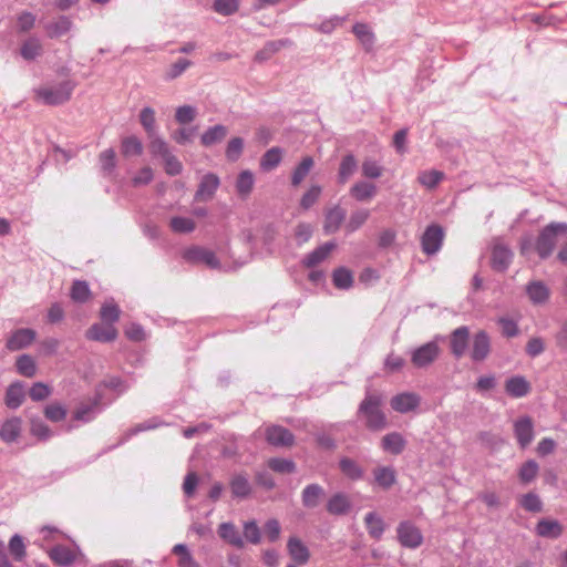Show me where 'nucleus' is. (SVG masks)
Instances as JSON below:
<instances>
[{
	"label": "nucleus",
	"mask_w": 567,
	"mask_h": 567,
	"mask_svg": "<svg viewBox=\"0 0 567 567\" xmlns=\"http://www.w3.org/2000/svg\"><path fill=\"white\" fill-rule=\"evenodd\" d=\"M358 415L371 431H381L386 426V416L381 410V396L368 393L360 403Z\"/></svg>",
	"instance_id": "f257e3e1"
},
{
	"label": "nucleus",
	"mask_w": 567,
	"mask_h": 567,
	"mask_svg": "<svg viewBox=\"0 0 567 567\" xmlns=\"http://www.w3.org/2000/svg\"><path fill=\"white\" fill-rule=\"evenodd\" d=\"M559 237H567V223H550L540 231L535 245L540 258L551 255Z\"/></svg>",
	"instance_id": "f03ea898"
},
{
	"label": "nucleus",
	"mask_w": 567,
	"mask_h": 567,
	"mask_svg": "<svg viewBox=\"0 0 567 567\" xmlns=\"http://www.w3.org/2000/svg\"><path fill=\"white\" fill-rule=\"evenodd\" d=\"M442 336H435L431 341L423 343L410 350L411 363L416 369H426L431 367L441 355L442 349L440 341Z\"/></svg>",
	"instance_id": "7ed1b4c3"
},
{
	"label": "nucleus",
	"mask_w": 567,
	"mask_h": 567,
	"mask_svg": "<svg viewBox=\"0 0 567 567\" xmlns=\"http://www.w3.org/2000/svg\"><path fill=\"white\" fill-rule=\"evenodd\" d=\"M75 87V83L70 80L62 81L54 85H47L37 89V96L48 105H59L68 102Z\"/></svg>",
	"instance_id": "20e7f679"
},
{
	"label": "nucleus",
	"mask_w": 567,
	"mask_h": 567,
	"mask_svg": "<svg viewBox=\"0 0 567 567\" xmlns=\"http://www.w3.org/2000/svg\"><path fill=\"white\" fill-rule=\"evenodd\" d=\"M398 539L403 547L417 548L423 543L421 530L411 522H402L396 528Z\"/></svg>",
	"instance_id": "39448f33"
},
{
	"label": "nucleus",
	"mask_w": 567,
	"mask_h": 567,
	"mask_svg": "<svg viewBox=\"0 0 567 567\" xmlns=\"http://www.w3.org/2000/svg\"><path fill=\"white\" fill-rule=\"evenodd\" d=\"M444 238V231L443 228L439 225H431L429 226L422 238H421V245L422 249L426 255H434L436 254L442 246Z\"/></svg>",
	"instance_id": "423d86ee"
},
{
	"label": "nucleus",
	"mask_w": 567,
	"mask_h": 567,
	"mask_svg": "<svg viewBox=\"0 0 567 567\" xmlns=\"http://www.w3.org/2000/svg\"><path fill=\"white\" fill-rule=\"evenodd\" d=\"M266 441L276 447L291 446L295 442L293 434L280 425L268 426L265 431Z\"/></svg>",
	"instance_id": "0eeeda50"
},
{
	"label": "nucleus",
	"mask_w": 567,
	"mask_h": 567,
	"mask_svg": "<svg viewBox=\"0 0 567 567\" xmlns=\"http://www.w3.org/2000/svg\"><path fill=\"white\" fill-rule=\"evenodd\" d=\"M220 185L219 177L216 174L207 173L202 177L198 188L195 193V200H210Z\"/></svg>",
	"instance_id": "6e6552de"
},
{
	"label": "nucleus",
	"mask_w": 567,
	"mask_h": 567,
	"mask_svg": "<svg viewBox=\"0 0 567 567\" xmlns=\"http://www.w3.org/2000/svg\"><path fill=\"white\" fill-rule=\"evenodd\" d=\"M513 260V251L503 243L496 241L492 249V268L504 272Z\"/></svg>",
	"instance_id": "1a4fd4ad"
},
{
	"label": "nucleus",
	"mask_w": 567,
	"mask_h": 567,
	"mask_svg": "<svg viewBox=\"0 0 567 567\" xmlns=\"http://www.w3.org/2000/svg\"><path fill=\"white\" fill-rule=\"evenodd\" d=\"M491 353L489 336L481 330L474 334L471 349V359L475 362L484 361Z\"/></svg>",
	"instance_id": "9d476101"
},
{
	"label": "nucleus",
	"mask_w": 567,
	"mask_h": 567,
	"mask_svg": "<svg viewBox=\"0 0 567 567\" xmlns=\"http://www.w3.org/2000/svg\"><path fill=\"white\" fill-rule=\"evenodd\" d=\"M470 329L466 326H462L452 331L450 336V348L452 354L460 359L465 354L468 347Z\"/></svg>",
	"instance_id": "9b49d317"
},
{
	"label": "nucleus",
	"mask_w": 567,
	"mask_h": 567,
	"mask_svg": "<svg viewBox=\"0 0 567 567\" xmlns=\"http://www.w3.org/2000/svg\"><path fill=\"white\" fill-rule=\"evenodd\" d=\"M421 402V396L414 392H402L394 395L391 401V408L399 413H408L415 410Z\"/></svg>",
	"instance_id": "f8f14e48"
},
{
	"label": "nucleus",
	"mask_w": 567,
	"mask_h": 567,
	"mask_svg": "<svg viewBox=\"0 0 567 567\" xmlns=\"http://www.w3.org/2000/svg\"><path fill=\"white\" fill-rule=\"evenodd\" d=\"M514 433L522 449L527 447L534 439V424L529 416H523L515 421Z\"/></svg>",
	"instance_id": "ddd939ff"
},
{
	"label": "nucleus",
	"mask_w": 567,
	"mask_h": 567,
	"mask_svg": "<svg viewBox=\"0 0 567 567\" xmlns=\"http://www.w3.org/2000/svg\"><path fill=\"white\" fill-rule=\"evenodd\" d=\"M35 339V331L29 328L16 330L7 341L10 351H18L30 346Z\"/></svg>",
	"instance_id": "4468645a"
},
{
	"label": "nucleus",
	"mask_w": 567,
	"mask_h": 567,
	"mask_svg": "<svg viewBox=\"0 0 567 567\" xmlns=\"http://www.w3.org/2000/svg\"><path fill=\"white\" fill-rule=\"evenodd\" d=\"M231 495L235 498L245 499L252 491L249 477L246 473L234 474L229 482Z\"/></svg>",
	"instance_id": "2eb2a0df"
},
{
	"label": "nucleus",
	"mask_w": 567,
	"mask_h": 567,
	"mask_svg": "<svg viewBox=\"0 0 567 567\" xmlns=\"http://www.w3.org/2000/svg\"><path fill=\"white\" fill-rule=\"evenodd\" d=\"M184 257L188 261L202 262L210 268H216L218 266L216 255L212 250L205 248L192 247L185 251Z\"/></svg>",
	"instance_id": "dca6fc26"
},
{
	"label": "nucleus",
	"mask_w": 567,
	"mask_h": 567,
	"mask_svg": "<svg viewBox=\"0 0 567 567\" xmlns=\"http://www.w3.org/2000/svg\"><path fill=\"white\" fill-rule=\"evenodd\" d=\"M327 511L334 516L347 515L351 509V501L346 493L333 494L327 502Z\"/></svg>",
	"instance_id": "f3484780"
},
{
	"label": "nucleus",
	"mask_w": 567,
	"mask_h": 567,
	"mask_svg": "<svg viewBox=\"0 0 567 567\" xmlns=\"http://www.w3.org/2000/svg\"><path fill=\"white\" fill-rule=\"evenodd\" d=\"M86 338L99 342H111L117 338V330L114 326L94 323L86 331Z\"/></svg>",
	"instance_id": "a211bd4d"
},
{
	"label": "nucleus",
	"mask_w": 567,
	"mask_h": 567,
	"mask_svg": "<svg viewBox=\"0 0 567 567\" xmlns=\"http://www.w3.org/2000/svg\"><path fill=\"white\" fill-rule=\"evenodd\" d=\"M346 218V210L339 205L329 208L326 212L323 230L326 234H334L339 230Z\"/></svg>",
	"instance_id": "6ab92c4d"
},
{
	"label": "nucleus",
	"mask_w": 567,
	"mask_h": 567,
	"mask_svg": "<svg viewBox=\"0 0 567 567\" xmlns=\"http://www.w3.org/2000/svg\"><path fill=\"white\" fill-rule=\"evenodd\" d=\"M100 412V399L94 398L91 402L81 403L73 413V420L87 423Z\"/></svg>",
	"instance_id": "aec40b11"
},
{
	"label": "nucleus",
	"mask_w": 567,
	"mask_h": 567,
	"mask_svg": "<svg viewBox=\"0 0 567 567\" xmlns=\"http://www.w3.org/2000/svg\"><path fill=\"white\" fill-rule=\"evenodd\" d=\"M336 248V244L333 241H328L315 250H312L310 254H308L303 260L302 264L307 268H312L320 262H322L329 254Z\"/></svg>",
	"instance_id": "412c9836"
},
{
	"label": "nucleus",
	"mask_w": 567,
	"mask_h": 567,
	"mask_svg": "<svg viewBox=\"0 0 567 567\" xmlns=\"http://www.w3.org/2000/svg\"><path fill=\"white\" fill-rule=\"evenodd\" d=\"M406 446V441L401 433L391 432L382 437L381 447L383 451L399 455Z\"/></svg>",
	"instance_id": "4be33fe9"
},
{
	"label": "nucleus",
	"mask_w": 567,
	"mask_h": 567,
	"mask_svg": "<svg viewBox=\"0 0 567 567\" xmlns=\"http://www.w3.org/2000/svg\"><path fill=\"white\" fill-rule=\"evenodd\" d=\"M287 549L290 557L300 565L308 563L310 553L307 546L297 537H290L287 543Z\"/></svg>",
	"instance_id": "5701e85b"
},
{
	"label": "nucleus",
	"mask_w": 567,
	"mask_h": 567,
	"mask_svg": "<svg viewBox=\"0 0 567 567\" xmlns=\"http://www.w3.org/2000/svg\"><path fill=\"white\" fill-rule=\"evenodd\" d=\"M324 496V489L319 484L307 485L301 493L302 505L306 508H315L319 505L321 498Z\"/></svg>",
	"instance_id": "b1692460"
},
{
	"label": "nucleus",
	"mask_w": 567,
	"mask_h": 567,
	"mask_svg": "<svg viewBox=\"0 0 567 567\" xmlns=\"http://www.w3.org/2000/svg\"><path fill=\"white\" fill-rule=\"evenodd\" d=\"M218 535L223 540L237 548H243L245 545L241 535L233 523H221L218 526Z\"/></svg>",
	"instance_id": "393cba45"
},
{
	"label": "nucleus",
	"mask_w": 567,
	"mask_h": 567,
	"mask_svg": "<svg viewBox=\"0 0 567 567\" xmlns=\"http://www.w3.org/2000/svg\"><path fill=\"white\" fill-rule=\"evenodd\" d=\"M536 534L545 538H558L563 534V526L556 519L543 518L536 525Z\"/></svg>",
	"instance_id": "a878e982"
},
{
	"label": "nucleus",
	"mask_w": 567,
	"mask_h": 567,
	"mask_svg": "<svg viewBox=\"0 0 567 567\" xmlns=\"http://www.w3.org/2000/svg\"><path fill=\"white\" fill-rule=\"evenodd\" d=\"M22 421L20 417L7 420L0 429V437L6 443L14 442L21 433Z\"/></svg>",
	"instance_id": "bb28decb"
},
{
	"label": "nucleus",
	"mask_w": 567,
	"mask_h": 567,
	"mask_svg": "<svg viewBox=\"0 0 567 567\" xmlns=\"http://www.w3.org/2000/svg\"><path fill=\"white\" fill-rule=\"evenodd\" d=\"M505 390L513 398H523L529 392L530 385L525 378L516 375L506 381Z\"/></svg>",
	"instance_id": "cd10ccee"
},
{
	"label": "nucleus",
	"mask_w": 567,
	"mask_h": 567,
	"mask_svg": "<svg viewBox=\"0 0 567 567\" xmlns=\"http://www.w3.org/2000/svg\"><path fill=\"white\" fill-rule=\"evenodd\" d=\"M49 556L56 565L68 566L75 560L76 551L66 546L58 545L50 550Z\"/></svg>",
	"instance_id": "c85d7f7f"
},
{
	"label": "nucleus",
	"mask_w": 567,
	"mask_h": 567,
	"mask_svg": "<svg viewBox=\"0 0 567 567\" xmlns=\"http://www.w3.org/2000/svg\"><path fill=\"white\" fill-rule=\"evenodd\" d=\"M377 194V186L368 182H357L350 188V195L358 202H367L373 198Z\"/></svg>",
	"instance_id": "c756f323"
},
{
	"label": "nucleus",
	"mask_w": 567,
	"mask_h": 567,
	"mask_svg": "<svg viewBox=\"0 0 567 567\" xmlns=\"http://www.w3.org/2000/svg\"><path fill=\"white\" fill-rule=\"evenodd\" d=\"M339 468L346 477L352 481L361 480L364 474V471L360 466V464L357 461L347 456L340 458Z\"/></svg>",
	"instance_id": "7c9ffc66"
},
{
	"label": "nucleus",
	"mask_w": 567,
	"mask_h": 567,
	"mask_svg": "<svg viewBox=\"0 0 567 567\" xmlns=\"http://www.w3.org/2000/svg\"><path fill=\"white\" fill-rule=\"evenodd\" d=\"M24 395V388L21 382L10 384L6 392V405L9 409H18L22 404Z\"/></svg>",
	"instance_id": "2f4dec72"
},
{
	"label": "nucleus",
	"mask_w": 567,
	"mask_h": 567,
	"mask_svg": "<svg viewBox=\"0 0 567 567\" xmlns=\"http://www.w3.org/2000/svg\"><path fill=\"white\" fill-rule=\"evenodd\" d=\"M526 293L534 303H544L549 298V289L543 281L529 282L526 287Z\"/></svg>",
	"instance_id": "473e14b6"
},
{
	"label": "nucleus",
	"mask_w": 567,
	"mask_h": 567,
	"mask_svg": "<svg viewBox=\"0 0 567 567\" xmlns=\"http://www.w3.org/2000/svg\"><path fill=\"white\" fill-rule=\"evenodd\" d=\"M375 483L384 489L390 488L396 482L395 471L390 466H379L373 470Z\"/></svg>",
	"instance_id": "72a5a7b5"
},
{
	"label": "nucleus",
	"mask_w": 567,
	"mask_h": 567,
	"mask_svg": "<svg viewBox=\"0 0 567 567\" xmlns=\"http://www.w3.org/2000/svg\"><path fill=\"white\" fill-rule=\"evenodd\" d=\"M364 523L369 535L374 539H380L384 533L385 526L382 517L374 512H370L364 517Z\"/></svg>",
	"instance_id": "f704fd0d"
},
{
	"label": "nucleus",
	"mask_w": 567,
	"mask_h": 567,
	"mask_svg": "<svg viewBox=\"0 0 567 567\" xmlns=\"http://www.w3.org/2000/svg\"><path fill=\"white\" fill-rule=\"evenodd\" d=\"M72 21L65 16L59 17L55 21L45 25V30L50 38H59L68 33L72 29Z\"/></svg>",
	"instance_id": "c9c22d12"
},
{
	"label": "nucleus",
	"mask_w": 567,
	"mask_h": 567,
	"mask_svg": "<svg viewBox=\"0 0 567 567\" xmlns=\"http://www.w3.org/2000/svg\"><path fill=\"white\" fill-rule=\"evenodd\" d=\"M333 286L341 290H348L353 286V274L346 267H339L332 272Z\"/></svg>",
	"instance_id": "e433bc0d"
},
{
	"label": "nucleus",
	"mask_w": 567,
	"mask_h": 567,
	"mask_svg": "<svg viewBox=\"0 0 567 567\" xmlns=\"http://www.w3.org/2000/svg\"><path fill=\"white\" fill-rule=\"evenodd\" d=\"M358 163L352 154L346 155L339 166L338 182L344 184L357 171Z\"/></svg>",
	"instance_id": "4c0bfd02"
},
{
	"label": "nucleus",
	"mask_w": 567,
	"mask_h": 567,
	"mask_svg": "<svg viewBox=\"0 0 567 567\" xmlns=\"http://www.w3.org/2000/svg\"><path fill=\"white\" fill-rule=\"evenodd\" d=\"M227 135V127L218 124L209 127L200 137V142L204 146H212L218 142H221Z\"/></svg>",
	"instance_id": "58836bf2"
},
{
	"label": "nucleus",
	"mask_w": 567,
	"mask_h": 567,
	"mask_svg": "<svg viewBox=\"0 0 567 567\" xmlns=\"http://www.w3.org/2000/svg\"><path fill=\"white\" fill-rule=\"evenodd\" d=\"M444 177V173L437 169L422 171L419 173L417 182L427 189H434Z\"/></svg>",
	"instance_id": "ea45409f"
},
{
	"label": "nucleus",
	"mask_w": 567,
	"mask_h": 567,
	"mask_svg": "<svg viewBox=\"0 0 567 567\" xmlns=\"http://www.w3.org/2000/svg\"><path fill=\"white\" fill-rule=\"evenodd\" d=\"M315 166V161L311 156H306L299 163V165L295 168L291 176L292 186H298L301 182L307 177L312 167Z\"/></svg>",
	"instance_id": "a19ab883"
},
{
	"label": "nucleus",
	"mask_w": 567,
	"mask_h": 567,
	"mask_svg": "<svg viewBox=\"0 0 567 567\" xmlns=\"http://www.w3.org/2000/svg\"><path fill=\"white\" fill-rule=\"evenodd\" d=\"M255 183L254 175L250 171H243L236 181V190L238 195L243 198H246L252 190Z\"/></svg>",
	"instance_id": "79ce46f5"
},
{
	"label": "nucleus",
	"mask_w": 567,
	"mask_h": 567,
	"mask_svg": "<svg viewBox=\"0 0 567 567\" xmlns=\"http://www.w3.org/2000/svg\"><path fill=\"white\" fill-rule=\"evenodd\" d=\"M121 151L124 156H137L143 152L141 140L134 135L126 136L122 140Z\"/></svg>",
	"instance_id": "37998d69"
},
{
	"label": "nucleus",
	"mask_w": 567,
	"mask_h": 567,
	"mask_svg": "<svg viewBox=\"0 0 567 567\" xmlns=\"http://www.w3.org/2000/svg\"><path fill=\"white\" fill-rule=\"evenodd\" d=\"M370 217V212L368 209L361 208L351 213L349 220L347 221L344 228L348 233H353L358 230Z\"/></svg>",
	"instance_id": "c03bdc74"
},
{
	"label": "nucleus",
	"mask_w": 567,
	"mask_h": 567,
	"mask_svg": "<svg viewBox=\"0 0 567 567\" xmlns=\"http://www.w3.org/2000/svg\"><path fill=\"white\" fill-rule=\"evenodd\" d=\"M281 158V150L279 147H272L262 155L260 166L264 171H271L280 164Z\"/></svg>",
	"instance_id": "a18cd8bd"
},
{
	"label": "nucleus",
	"mask_w": 567,
	"mask_h": 567,
	"mask_svg": "<svg viewBox=\"0 0 567 567\" xmlns=\"http://www.w3.org/2000/svg\"><path fill=\"white\" fill-rule=\"evenodd\" d=\"M268 467L279 474H289L296 471L293 461L282 457H271L267 462Z\"/></svg>",
	"instance_id": "49530a36"
},
{
	"label": "nucleus",
	"mask_w": 567,
	"mask_h": 567,
	"mask_svg": "<svg viewBox=\"0 0 567 567\" xmlns=\"http://www.w3.org/2000/svg\"><path fill=\"white\" fill-rule=\"evenodd\" d=\"M140 122L148 136H152L154 133H156L155 111L152 107L145 106L142 109L140 113Z\"/></svg>",
	"instance_id": "de8ad7c7"
},
{
	"label": "nucleus",
	"mask_w": 567,
	"mask_h": 567,
	"mask_svg": "<svg viewBox=\"0 0 567 567\" xmlns=\"http://www.w3.org/2000/svg\"><path fill=\"white\" fill-rule=\"evenodd\" d=\"M42 52V45L35 38H30L21 47V55L25 60H34Z\"/></svg>",
	"instance_id": "09e8293b"
},
{
	"label": "nucleus",
	"mask_w": 567,
	"mask_h": 567,
	"mask_svg": "<svg viewBox=\"0 0 567 567\" xmlns=\"http://www.w3.org/2000/svg\"><path fill=\"white\" fill-rule=\"evenodd\" d=\"M17 370L20 374L31 378L37 372L35 362L32 357L22 354L17 360Z\"/></svg>",
	"instance_id": "8fccbe9b"
},
{
	"label": "nucleus",
	"mask_w": 567,
	"mask_h": 567,
	"mask_svg": "<svg viewBox=\"0 0 567 567\" xmlns=\"http://www.w3.org/2000/svg\"><path fill=\"white\" fill-rule=\"evenodd\" d=\"M91 291L86 281L76 280L71 288V298L75 302H85L90 298Z\"/></svg>",
	"instance_id": "3c124183"
},
{
	"label": "nucleus",
	"mask_w": 567,
	"mask_h": 567,
	"mask_svg": "<svg viewBox=\"0 0 567 567\" xmlns=\"http://www.w3.org/2000/svg\"><path fill=\"white\" fill-rule=\"evenodd\" d=\"M169 225L172 230L178 234L192 233L196 227L195 221L193 219L179 216L173 217L171 219Z\"/></svg>",
	"instance_id": "603ef678"
},
{
	"label": "nucleus",
	"mask_w": 567,
	"mask_h": 567,
	"mask_svg": "<svg viewBox=\"0 0 567 567\" xmlns=\"http://www.w3.org/2000/svg\"><path fill=\"white\" fill-rule=\"evenodd\" d=\"M150 137V151L154 156L165 157L171 153V150L167 143L159 137L156 133H154Z\"/></svg>",
	"instance_id": "864d4df0"
},
{
	"label": "nucleus",
	"mask_w": 567,
	"mask_h": 567,
	"mask_svg": "<svg viewBox=\"0 0 567 567\" xmlns=\"http://www.w3.org/2000/svg\"><path fill=\"white\" fill-rule=\"evenodd\" d=\"M121 310L114 302H105L101 308V318L109 326H113L120 319Z\"/></svg>",
	"instance_id": "5fc2aeb1"
},
{
	"label": "nucleus",
	"mask_w": 567,
	"mask_h": 567,
	"mask_svg": "<svg viewBox=\"0 0 567 567\" xmlns=\"http://www.w3.org/2000/svg\"><path fill=\"white\" fill-rule=\"evenodd\" d=\"M519 504L524 509L532 513H538L543 508L539 496L535 493H527L520 497Z\"/></svg>",
	"instance_id": "6e6d98bb"
},
{
	"label": "nucleus",
	"mask_w": 567,
	"mask_h": 567,
	"mask_svg": "<svg viewBox=\"0 0 567 567\" xmlns=\"http://www.w3.org/2000/svg\"><path fill=\"white\" fill-rule=\"evenodd\" d=\"M353 32L355 37L360 40V42L365 47L370 48L373 44L374 37L368 24L357 23L353 27Z\"/></svg>",
	"instance_id": "4d7b16f0"
},
{
	"label": "nucleus",
	"mask_w": 567,
	"mask_h": 567,
	"mask_svg": "<svg viewBox=\"0 0 567 567\" xmlns=\"http://www.w3.org/2000/svg\"><path fill=\"white\" fill-rule=\"evenodd\" d=\"M66 409L58 402L48 404L44 409V415L52 422H60L66 416Z\"/></svg>",
	"instance_id": "13d9d810"
},
{
	"label": "nucleus",
	"mask_w": 567,
	"mask_h": 567,
	"mask_svg": "<svg viewBox=\"0 0 567 567\" xmlns=\"http://www.w3.org/2000/svg\"><path fill=\"white\" fill-rule=\"evenodd\" d=\"M192 62L187 59H179L175 63H173L167 71L165 72V80H174L181 76L189 66Z\"/></svg>",
	"instance_id": "bf43d9fd"
},
{
	"label": "nucleus",
	"mask_w": 567,
	"mask_h": 567,
	"mask_svg": "<svg viewBox=\"0 0 567 567\" xmlns=\"http://www.w3.org/2000/svg\"><path fill=\"white\" fill-rule=\"evenodd\" d=\"M196 115H197L196 107H194L192 105H182L176 109L175 120L179 124L184 125V124H188V123L193 122L195 120Z\"/></svg>",
	"instance_id": "052dcab7"
},
{
	"label": "nucleus",
	"mask_w": 567,
	"mask_h": 567,
	"mask_svg": "<svg viewBox=\"0 0 567 567\" xmlns=\"http://www.w3.org/2000/svg\"><path fill=\"white\" fill-rule=\"evenodd\" d=\"M537 473L538 464L535 461L529 460L520 466L518 475L522 482L529 483L536 477Z\"/></svg>",
	"instance_id": "680f3d73"
},
{
	"label": "nucleus",
	"mask_w": 567,
	"mask_h": 567,
	"mask_svg": "<svg viewBox=\"0 0 567 567\" xmlns=\"http://www.w3.org/2000/svg\"><path fill=\"white\" fill-rule=\"evenodd\" d=\"M9 550L16 560L20 561L23 559L25 556V546L20 535L16 534L11 537Z\"/></svg>",
	"instance_id": "e2e57ef3"
},
{
	"label": "nucleus",
	"mask_w": 567,
	"mask_h": 567,
	"mask_svg": "<svg viewBox=\"0 0 567 567\" xmlns=\"http://www.w3.org/2000/svg\"><path fill=\"white\" fill-rule=\"evenodd\" d=\"M30 431L32 435L39 437L40 440H48L52 436V432L49 426L39 419L31 420Z\"/></svg>",
	"instance_id": "0e129e2a"
},
{
	"label": "nucleus",
	"mask_w": 567,
	"mask_h": 567,
	"mask_svg": "<svg viewBox=\"0 0 567 567\" xmlns=\"http://www.w3.org/2000/svg\"><path fill=\"white\" fill-rule=\"evenodd\" d=\"M52 393V390L51 388L45 384V383H42V382H37L34 383L30 391H29V395L30 398L38 402V401H43L44 399H47L48 396H50Z\"/></svg>",
	"instance_id": "69168bd1"
},
{
	"label": "nucleus",
	"mask_w": 567,
	"mask_h": 567,
	"mask_svg": "<svg viewBox=\"0 0 567 567\" xmlns=\"http://www.w3.org/2000/svg\"><path fill=\"white\" fill-rule=\"evenodd\" d=\"M214 10L223 16H230L238 10V0H215Z\"/></svg>",
	"instance_id": "338daca9"
},
{
	"label": "nucleus",
	"mask_w": 567,
	"mask_h": 567,
	"mask_svg": "<svg viewBox=\"0 0 567 567\" xmlns=\"http://www.w3.org/2000/svg\"><path fill=\"white\" fill-rule=\"evenodd\" d=\"M321 190L319 185H312L301 197L300 206L303 209H309L318 200Z\"/></svg>",
	"instance_id": "774afa93"
}]
</instances>
